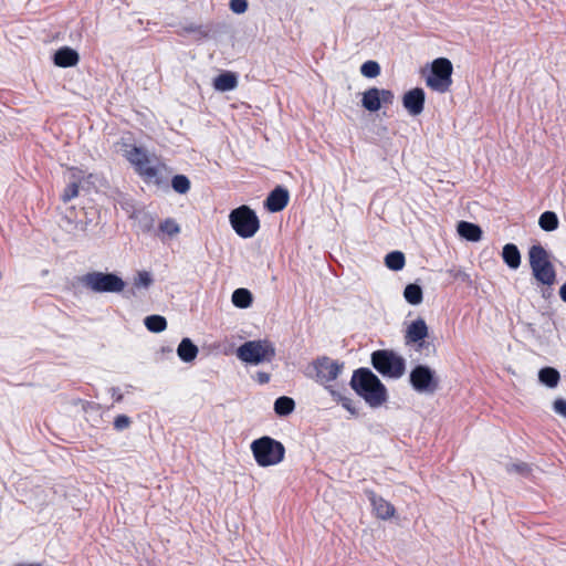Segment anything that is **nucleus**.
Returning a JSON list of instances; mask_svg holds the SVG:
<instances>
[{
  "label": "nucleus",
  "mask_w": 566,
  "mask_h": 566,
  "mask_svg": "<svg viewBox=\"0 0 566 566\" xmlns=\"http://www.w3.org/2000/svg\"><path fill=\"white\" fill-rule=\"evenodd\" d=\"M353 389L373 408L387 400V389L369 369L357 370L352 378Z\"/></svg>",
  "instance_id": "1"
},
{
  "label": "nucleus",
  "mask_w": 566,
  "mask_h": 566,
  "mask_svg": "<svg viewBox=\"0 0 566 566\" xmlns=\"http://www.w3.org/2000/svg\"><path fill=\"white\" fill-rule=\"evenodd\" d=\"M69 175V184L61 198L65 203L76 200L78 205H83V210H85L84 205L91 202L97 192L93 176L78 169H71Z\"/></svg>",
  "instance_id": "2"
},
{
  "label": "nucleus",
  "mask_w": 566,
  "mask_h": 566,
  "mask_svg": "<svg viewBox=\"0 0 566 566\" xmlns=\"http://www.w3.org/2000/svg\"><path fill=\"white\" fill-rule=\"evenodd\" d=\"M527 256L535 281L543 286L552 287L557 281V273L548 251L541 244H535L530 248Z\"/></svg>",
  "instance_id": "3"
},
{
  "label": "nucleus",
  "mask_w": 566,
  "mask_h": 566,
  "mask_svg": "<svg viewBox=\"0 0 566 566\" xmlns=\"http://www.w3.org/2000/svg\"><path fill=\"white\" fill-rule=\"evenodd\" d=\"M250 448L255 462L261 468L274 467L284 460V446L271 437L255 439Z\"/></svg>",
  "instance_id": "4"
},
{
  "label": "nucleus",
  "mask_w": 566,
  "mask_h": 566,
  "mask_svg": "<svg viewBox=\"0 0 566 566\" xmlns=\"http://www.w3.org/2000/svg\"><path fill=\"white\" fill-rule=\"evenodd\" d=\"M312 369L315 380L323 385L333 397H338V377L342 374L343 365L331 358L323 357L313 363Z\"/></svg>",
  "instance_id": "5"
},
{
  "label": "nucleus",
  "mask_w": 566,
  "mask_h": 566,
  "mask_svg": "<svg viewBox=\"0 0 566 566\" xmlns=\"http://www.w3.org/2000/svg\"><path fill=\"white\" fill-rule=\"evenodd\" d=\"M275 356V347L268 339H254L242 344L237 349V357L250 365L270 363Z\"/></svg>",
  "instance_id": "6"
},
{
  "label": "nucleus",
  "mask_w": 566,
  "mask_h": 566,
  "mask_svg": "<svg viewBox=\"0 0 566 566\" xmlns=\"http://www.w3.org/2000/svg\"><path fill=\"white\" fill-rule=\"evenodd\" d=\"M229 222L232 230L242 239L254 237L260 229V220L256 213L245 205L230 212Z\"/></svg>",
  "instance_id": "7"
},
{
  "label": "nucleus",
  "mask_w": 566,
  "mask_h": 566,
  "mask_svg": "<svg viewBox=\"0 0 566 566\" xmlns=\"http://www.w3.org/2000/svg\"><path fill=\"white\" fill-rule=\"evenodd\" d=\"M453 66L450 60L438 57L431 64V73L426 78V84L439 93H444L452 84Z\"/></svg>",
  "instance_id": "8"
},
{
  "label": "nucleus",
  "mask_w": 566,
  "mask_h": 566,
  "mask_svg": "<svg viewBox=\"0 0 566 566\" xmlns=\"http://www.w3.org/2000/svg\"><path fill=\"white\" fill-rule=\"evenodd\" d=\"M86 287L97 293H120L126 284L122 277L114 273L93 272L84 276Z\"/></svg>",
  "instance_id": "9"
},
{
  "label": "nucleus",
  "mask_w": 566,
  "mask_h": 566,
  "mask_svg": "<svg viewBox=\"0 0 566 566\" xmlns=\"http://www.w3.org/2000/svg\"><path fill=\"white\" fill-rule=\"evenodd\" d=\"M371 363L380 374L390 378H399L405 373V360L390 350L375 352Z\"/></svg>",
  "instance_id": "10"
},
{
  "label": "nucleus",
  "mask_w": 566,
  "mask_h": 566,
  "mask_svg": "<svg viewBox=\"0 0 566 566\" xmlns=\"http://www.w3.org/2000/svg\"><path fill=\"white\" fill-rule=\"evenodd\" d=\"M120 150L142 177L147 180L156 178L157 169L150 165V160L144 149L134 145L123 144Z\"/></svg>",
  "instance_id": "11"
},
{
  "label": "nucleus",
  "mask_w": 566,
  "mask_h": 566,
  "mask_svg": "<svg viewBox=\"0 0 566 566\" xmlns=\"http://www.w3.org/2000/svg\"><path fill=\"white\" fill-rule=\"evenodd\" d=\"M410 384L416 391L432 395L439 387V379L430 367L419 365L410 373Z\"/></svg>",
  "instance_id": "12"
},
{
  "label": "nucleus",
  "mask_w": 566,
  "mask_h": 566,
  "mask_svg": "<svg viewBox=\"0 0 566 566\" xmlns=\"http://www.w3.org/2000/svg\"><path fill=\"white\" fill-rule=\"evenodd\" d=\"M360 103L364 109L375 113L384 105L394 103L395 95L390 90L369 87L360 94Z\"/></svg>",
  "instance_id": "13"
},
{
  "label": "nucleus",
  "mask_w": 566,
  "mask_h": 566,
  "mask_svg": "<svg viewBox=\"0 0 566 566\" xmlns=\"http://www.w3.org/2000/svg\"><path fill=\"white\" fill-rule=\"evenodd\" d=\"M367 497L370 503L371 513L375 518L389 522L398 517V512L395 505L384 496L377 494L374 491L367 492Z\"/></svg>",
  "instance_id": "14"
},
{
  "label": "nucleus",
  "mask_w": 566,
  "mask_h": 566,
  "mask_svg": "<svg viewBox=\"0 0 566 566\" xmlns=\"http://www.w3.org/2000/svg\"><path fill=\"white\" fill-rule=\"evenodd\" d=\"M426 94L420 87H415L407 91L402 95V105L407 113L411 116H418L422 113L424 107Z\"/></svg>",
  "instance_id": "15"
},
{
  "label": "nucleus",
  "mask_w": 566,
  "mask_h": 566,
  "mask_svg": "<svg viewBox=\"0 0 566 566\" xmlns=\"http://www.w3.org/2000/svg\"><path fill=\"white\" fill-rule=\"evenodd\" d=\"M428 336L429 326L422 317H417L406 327L405 339L407 344H418L419 346H422Z\"/></svg>",
  "instance_id": "16"
},
{
  "label": "nucleus",
  "mask_w": 566,
  "mask_h": 566,
  "mask_svg": "<svg viewBox=\"0 0 566 566\" xmlns=\"http://www.w3.org/2000/svg\"><path fill=\"white\" fill-rule=\"evenodd\" d=\"M80 55L76 50L70 46H63L53 54V62L59 67H73L77 65Z\"/></svg>",
  "instance_id": "17"
},
{
  "label": "nucleus",
  "mask_w": 566,
  "mask_h": 566,
  "mask_svg": "<svg viewBox=\"0 0 566 566\" xmlns=\"http://www.w3.org/2000/svg\"><path fill=\"white\" fill-rule=\"evenodd\" d=\"M457 232L462 239L470 242H479L483 235L481 227L469 221L458 222Z\"/></svg>",
  "instance_id": "18"
},
{
  "label": "nucleus",
  "mask_w": 566,
  "mask_h": 566,
  "mask_svg": "<svg viewBox=\"0 0 566 566\" xmlns=\"http://www.w3.org/2000/svg\"><path fill=\"white\" fill-rule=\"evenodd\" d=\"M289 200V193L283 188L274 189L265 201V207L271 212H277L285 208Z\"/></svg>",
  "instance_id": "19"
},
{
  "label": "nucleus",
  "mask_w": 566,
  "mask_h": 566,
  "mask_svg": "<svg viewBox=\"0 0 566 566\" xmlns=\"http://www.w3.org/2000/svg\"><path fill=\"white\" fill-rule=\"evenodd\" d=\"M198 353V347L190 338H184L177 347V355L185 363L193 361L197 358Z\"/></svg>",
  "instance_id": "20"
},
{
  "label": "nucleus",
  "mask_w": 566,
  "mask_h": 566,
  "mask_svg": "<svg viewBox=\"0 0 566 566\" xmlns=\"http://www.w3.org/2000/svg\"><path fill=\"white\" fill-rule=\"evenodd\" d=\"M238 86V77L232 72H223L213 80V87L219 92L232 91Z\"/></svg>",
  "instance_id": "21"
},
{
  "label": "nucleus",
  "mask_w": 566,
  "mask_h": 566,
  "mask_svg": "<svg viewBox=\"0 0 566 566\" xmlns=\"http://www.w3.org/2000/svg\"><path fill=\"white\" fill-rule=\"evenodd\" d=\"M538 380L548 389H555L560 381V374L553 367H544L538 371Z\"/></svg>",
  "instance_id": "22"
},
{
  "label": "nucleus",
  "mask_w": 566,
  "mask_h": 566,
  "mask_svg": "<svg viewBox=\"0 0 566 566\" xmlns=\"http://www.w3.org/2000/svg\"><path fill=\"white\" fill-rule=\"evenodd\" d=\"M502 259L506 265L513 270H516L521 265V253L517 247L513 243H507L503 247Z\"/></svg>",
  "instance_id": "23"
},
{
  "label": "nucleus",
  "mask_w": 566,
  "mask_h": 566,
  "mask_svg": "<svg viewBox=\"0 0 566 566\" xmlns=\"http://www.w3.org/2000/svg\"><path fill=\"white\" fill-rule=\"evenodd\" d=\"M403 297L410 305H419L423 301V291L420 285L410 283L403 290Z\"/></svg>",
  "instance_id": "24"
},
{
  "label": "nucleus",
  "mask_w": 566,
  "mask_h": 566,
  "mask_svg": "<svg viewBox=\"0 0 566 566\" xmlns=\"http://www.w3.org/2000/svg\"><path fill=\"white\" fill-rule=\"evenodd\" d=\"M538 226L543 231L553 232L558 229L559 220L555 212L545 211L538 218Z\"/></svg>",
  "instance_id": "25"
},
{
  "label": "nucleus",
  "mask_w": 566,
  "mask_h": 566,
  "mask_svg": "<svg viewBox=\"0 0 566 566\" xmlns=\"http://www.w3.org/2000/svg\"><path fill=\"white\" fill-rule=\"evenodd\" d=\"M158 230L165 237L174 238L180 233L181 228L175 219L168 218L159 223Z\"/></svg>",
  "instance_id": "26"
},
{
  "label": "nucleus",
  "mask_w": 566,
  "mask_h": 566,
  "mask_svg": "<svg viewBox=\"0 0 566 566\" xmlns=\"http://www.w3.org/2000/svg\"><path fill=\"white\" fill-rule=\"evenodd\" d=\"M145 326L153 333H160L167 328V321L160 315H149L144 319Z\"/></svg>",
  "instance_id": "27"
},
{
  "label": "nucleus",
  "mask_w": 566,
  "mask_h": 566,
  "mask_svg": "<svg viewBox=\"0 0 566 566\" xmlns=\"http://www.w3.org/2000/svg\"><path fill=\"white\" fill-rule=\"evenodd\" d=\"M405 255L400 251L390 252L385 258L386 266L392 271L401 270L405 266Z\"/></svg>",
  "instance_id": "28"
},
{
  "label": "nucleus",
  "mask_w": 566,
  "mask_h": 566,
  "mask_svg": "<svg viewBox=\"0 0 566 566\" xmlns=\"http://www.w3.org/2000/svg\"><path fill=\"white\" fill-rule=\"evenodd\" d=\"M232 303L240 308H247L252 303V295L245 289H238L232 294Z\"/></svg>",
  "instance_id": "29"
},
{
  "label": "nucleus",
  "mask_w": 566,
  "mask_h": 566,
  "mask_svg": "<svg viewBox=\"0 0 566 566\" xmlns=\"http://www.w3.org/2000/svg\"><path fill=\"white\" fill-rule=\"evenodd\" d=\"M153 275L147 271H139L133 280V286L137 290H147L153 284Z\"/></svg>",
  "instance_id": "30"
},
{
  "label": "nucleus",
  "mask_w": 566,
  "mask_h": 566,
  "mask_svg": "<svg viewBox=\"0 0 566 566\" xmlns=\"http://www.w3.org/2000/svg\"><path fill=\"white\" fill-rule=\"evenodd\" d=\"M294 400L289 397H280L274 403V410L280 416H286L294 409Z\"/></svg>",
  "instance_id": "31"
},
{
  "label": "nucleus",
  "mask_w": 566,
  "mask_h": 566,
  "mask_svg": "<svg viewBox=\"0 0 566 566\" xmlns=\"http://www.w3.org/2000/svg\"><path fill=\"white\" fill-rule=\"evenodd\" d=\"M360 74L367 78H375L380 74V65L376 61H367L360 66Z\"/></svg>",
  "instance_id": "32"
},
{
  "label": "nucleus",
  "mask_w": 566,
  "mask_h": 566,
  "mask_svg": "<svg viewBox=\"0 0 566 566\" xmlns=\"http://www.w3.org/2000/svg\"><path fill=\"white\" fill-rule=\"evenodd\" d=\"M172 188L179 193H186L190 188L189 179L182 175L175 176L172 179Z\"/></svg>",
  "instance_id": "33"
},
{
  "label": "nucleus",
  "mask_w": 566,
  "mask_h": 566,
  "mask_svg": "<svg viewBox=\"0 0 566 566\" xmlns=\"http://www.w3.org/2000/svg\"><path fill=\"white\" fill-rule=\"evenodd\" d=\"M553 410L559 417L566 419V399L565 398H556L552 403Z\"/></svg>",
  "instance_id": "34"
},
{
  "label": "nucleus",
  "mask_w": 566,
  "mask_h": 566,
  "mask_svg": "<svg viewBox=\"0 0 566 566\" xmlns=\"http://www.w3.org/2000/svg\"><path fill=\"white\" fill-rule=\"evenodd\" d=\"M230 8L235 13H243L248 9L247 0H231Z\"/></svg>",
  "instance_id": "35"
},
{
  "label": "nucleus",
  "mask_w": 566,
  "mask_h": 566,
  "mask_svg": "<svg viewBox=\"0 0 566 566\" xmlns=\"http://www.w3.org/2000/svg\"><path fill=\"white\" fill-rule=\"evenodd\" d=\"M129 418L126 416H118L114 421V426L117 430L126 429L129 426Z\"/></svg>",
  "instance_id": "36"
},
{
  "label": "nucleus",
  "mask_w": 566,
  "mask_h": 566,
  "mask_svg": "<svg viewBox=\"0 0 566 566\" xmlns=\"http://www.w3.org/2000/svg\"><path fill=\"white\" fill-rule=\"evenodd\" d=\"M84 214H85V219L74 220V226H75L76 230H81V231L86 230L88 223L92 221L91 219L87 218V211H84Z\"/></svg>",
  "instance_id": "37"
},
{
  "label": "nucleus",
  "mask_w": 566,
  "mask_h": 566,
  "mask_svg": "<svg viewBox=\"0 0 566 566\" xmlns=\"http://www.w3.org/2000/svg\"><path fill=\"white\" fill-rule=\"evenodd\" d=\"M336 401L340 402L343 405L344 408H346L347 410H349L350 412L354 413V410L352 409L350 407V400L346 397H344L342 395V391L339 390V396L338 397H333Z\"/></svg>",
  "instance_id": "38"
},
{
  "label": "nucleus",
  "mask_w": 566,
  "mask_h": 566,
  "mask_svg": "<svg viewBox=\"0 0 566 566\" xmlns=\"http://www.w3.org/2000/svg\"><path fill=\"white\" fill-rule=\"evenodd\" d=\"M256 379L260 384H266L270 380V375L266 373H258Z\"/></svg>",
  "instance_id": "39"
},
{
  "label": "nucleus",
  "mask_w": 566,
  "mask_h": 566,
  "mask_svg": "<svg viewBox=\"0 0 566 566\" xmlns=\"http://www.w3.org/2000/svg\"><path fill=\"white\" fill-rule=\"evenodd\" d=\"M558 293H559L560 300L566 303V282L564 284H562Z\"/></svg>",
  "instance_id": "40"
}]
</instances>
